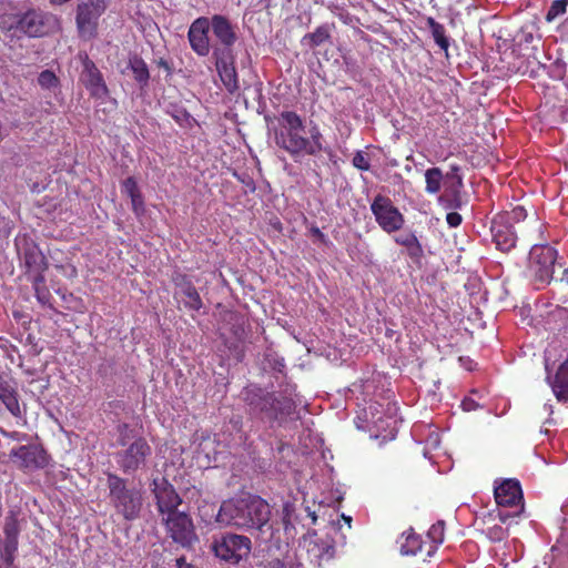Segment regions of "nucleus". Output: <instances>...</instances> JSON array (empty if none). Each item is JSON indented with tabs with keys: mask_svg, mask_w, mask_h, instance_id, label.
I'll return each instance as SVG.
<instances>
[{
	"mask_svg": "<svg viewBox=\"0 0 568 568\" xmlns=\"http://www.w3.org/2000/svg\"><path fill=\"white\" fill-rule=\"evenodd\" d=\"M559 30L562 36H566L568 38V17L562 21V23L559 27Z\"/></svg>",
	"mask_w": 568,
	"mask_h": 568,
	"instance_id": "nucleus-49",
	"label": "nucleus"
},
{
	"mask_svg": "<svg viewBox=\"0 0 568 568\" xmlns=\"http://www.w3.org/2000/svg\"><path fill=\"white\" fill-rule=\"evenodd\" d=\"M165 524L176 542L190 545L195 539L193 523L186 514L178 511L168 514Z\"/></svg>",
	"mask_w": 568,
	"mask_h": 568,
	"instance_id": "nucleus-13",
	"label": "nucleus"
},
{
	"mask_svg": "<svg viewBox=\"0 0 568 568\" xmlns=\"http://www.w3.org/2000/svg\"><path fill=\"white\" fill-rule=\"evenodd\" d=\"M387 419H386V427L389 428V434L392 436V438L395 437V434L397 432V418L395 416V413H396V407L395 405H393L392 407L389 406L388 409H387Z\"/></svg>",
	"mask_w": 568,
	"mask_h": 568,
	"instance_id": "nucleus-40",
	"label": "nucleus"
},
{
	"mask_svg": "<svg viewBox=\"0 0 568 568\" xmlns=\"http://www.w3.org/2000/svg\"><path fill=\"white\" fill-rule=\"evenodd\" d=\"M209 29L210 21L207 18H197L189 29L190 45L201 57H205L210 52Z\"/></svg>",
	"mask_w": 568,
	"mask_h": 568,
	"instance_id": "nucleus-17",
	"label": "nucleus"
},
{
	"mask_svg": "<svg viewBox=\"0 0 568 568\" xmlns=\"http://www.w3.org/2000/svg\"><path fill=\"white\" fill-rule=\"evenodd\" d=\"M420 548L418 536L408 534L405 542L400 545V552L403 555H415Z\"/></svg>",
	"mask_w": 568,
	"mask_h": 568,
	"instance_id": "nucleus-34",
	"label": "nucleus"
},
{
	"mask_svg": "<svg viewBox=\"0 0 568 568\" xmlns=\"http://www.w3.org/2000/svg\"><path fill=\"white\" fill-rule=\"evenodd\" d=\"M444 531H445V524L442 520L437 521L429 528V530L427 532V537L434 544V546L432 547V550L428 551L429 556L432 555V552H434L437 549V547L440 544H443Z\"/></svg>",
	"mask_w": 568,
	"mask_h": 568,
	"instance_id": "nucleus-31",
	"label": "nucleus"
},
{
	"mask_svg": "<svg viewBox=\"0 0 568 568\" xmlns=\"http://www.w3.org/2000/svg\"><path fill=\"white\" fill-rule=\"evenodd\" d=\"M176 568H194L192 565L187 564L183 557L176 559Z\"/></svg>",
	"mask_w": 568,
	"mask_h": 568,
	"instance_id": "nucleus-48",
	"label": "nucleus"
},
{
	"mask_svg": "<svg viewBox=\"0 0 568 568\" xmlns=\"http://www.w3.org/2000/svg\"><path fill=\"white\" fill-rule=\"evenodd\" d=\"M328 38V28L325 26H321L314 32L305 34L302 39V43L307 44L311 48H315L327 41Z\"/></svg>",
	"mask_w": 568,
	"mask_h": 568,
	"instance_id": "nucleus-28",
	"label": "nucleus"
},
{
	"mask_svg": "<svg viewBox=\"0 0 568 568\" xmlns=\"http://www.w3.org/2000/svg\"><path fill=\"white\" fill-rule=\"evenodd\" d=\"M353 165L362 171L369 170V162L363 152H357L353 158Z\"/></svg>",
	"mask_w": 568,
	"mask_h": 568,
	"instance_id": "nucleus-42",
	"label": "nucleus"
},
{
	"mask_svg": "<svg viewBox=\"0 0 568 568\" xmlns=\"http://www.w3.org/2000/svg\"><path fill=\"white\" fill-rule=\"evenodd\" d=\"M84 84L87 89L90 91L91 95L104 100L109 95V90L104 83L102 74L94 65L92 61L87 60L84 62Z\"/></svg>",
	"mask_w": 568,
	"mask_h": 568,
	"instance_id": "nucleus-18",
	"label": "nucleus"
},
{
	"mask_svg": "<svg viewBox=\"0 0 568 568\" xmlns=\"http://www.w3.org/2000/svg\"><path fill=\"white\" fill-rule=\"evenodd\" d=\"M557 261V251L550 245H535L529 253V273L535 282L547 285L551 282Z\"/></svg>",
	"mask_w": 568,
	"mask_h": 568,
	"instance_id": "nucleus-4",
	"label": "nucleus"
},
{
	"mask_svg": "<svg viewBox=\"0 0 568 568\" xmlns=\"http://www.w3.org/2000/svg\"><path fill=\"white\" fill-rule=\"evenodd\" d=\"M122 192L129 197L141 193L134 178H128L122 182Z\"/></svg>",
	"mask_w": 568,
	"mask_h": 568,
	"instance_id": "nucleus-38",
	"label": "nucleus"
},
{
	"mask_svg": "<svg viewBox=\"0 0 568 568\" xmlns=\"http://www.w3.org/2000/svg\"><path fill=\"white\" fill-rule=\"evenodd\" d=\"M184 296V305L193 311H199L202 307L201 297L196 288L192 285H187L182 290Z\"/></svg>",
	"mask_w": 568,
	"mask_h": 568,
	"instance_id": "nucleus-30",
	"label": "nucleus"
},
{
	"mask_svg": "<svg viewBox=\"0 0 568 568\" xmlns=\"http://www.w3.org/2000/svg\"><path fill=\"white\" fill-rule=\"evenodd\" d=\"M381 407L382 405L378 403H371L368 407L364 408L365 420L372 423L377 429L384 428V418Z\"/></svg>",
	"mask_w": 568,
	"mask_h": 568,
	"instance_id": "nucleus-29",
	"label": "nucleus"
},
{
	"mask_svg": "<svg viewBox=\"0 0 568 568\" xmlns=\"http://www.w3.org/2000/svg\"><path fill=\"white\" fill-rule=\"evenodd\" d=\"M446 221L450 227H457L462 223V216L457 212H450L447 214Z\"/></svg>",
	"mask_w": 568,
	"mask_h": 568,
	"instance_id": "nucleus-44",
	"label": "nucleus"
},
{
	"mask_svg": "<svg viewBox=\"0 0 568 568\" xmlns=\"http://www.w3.org/2000/svg\"><path fill=\"white\" fill-rule=\"evenodd\" d=\"M560 282L568 285V270H565L562 276L560 277Z\"/></svg>",
	"mask_w": 568,
	"mask_h": 568,
	"instance_id": "nucleus-52",
	"label": "nucleus"
},
{
	"mask_svg": "<svg viewBox=\"0 0 568 568\" xmlns=\"http://www.w3.org/2000/svg\"><path fill=\"white\" fill-rule=\"evenodd\" d=\"M395 242L406 247L408 254L413 257H418L423 253L422 246L413 233L399 234L395 237Z\"/></svg>",
	"mask_w": 568,
	"mask_h": 568,
	"instance_id": "nucleus-24",
	"label": "nucleus"
},
{
	"mask_svg": "<svg viewBox=\"0 0 568 568\" xmlns=\"http://www.w3.org/2000/svg\"><path fill=\"white\" fill-rule=\"evenodd\" d=\"M130 199H131L132 210H133L134 214L136 216H141L145 211L144 200H143L142 194L141 193L135 194V196H132Z\"/></svg>",
	"mask_w": 568,
	"mask_h": 568,
	"instance_id": "nucleus-41",
	"label": "nucleus"
},
{
	"mask_svg": "<svg viewBox=\"0 0 568 568\" xmlns=\"http://www.w3.org/2000/svg\"><path fill=\"white\" fill-rule=\"evenodd\" d=\"M105 10L104 0H85L79 3L77 27L79 34L91 39L97 33L98 20Z\"/></svg>",
	"mask_w": 568,
	"mask_h": 568,
	"instance_id": "nucleus-9",
	"label": "nucleus"
},
{
	"mask_svg": "<svg viewBox=\"0 0 568 568\" xmlns=\"http://www.w3.org/2000/svg\"><path fill=\"white\" fill-rule=\"evenodd\" d=\"M216 70L223 84L230 92L237 90V73L230 57L217 58Z\"/></svg>",
	"mask_w": 568,
	"mask_h": 568,
	"instance_id": "nucleus-20",
	"label": "nucleus"
},
{
	"mask_svg": "<svg viewBox=\"0 0 568 568\" xmlns=\"http://www.w3.org/2000/svg\"><path fill=\"white\" fill-rule=\"evenodd\" d=\"M152 485L160 513L171 514L175 511V508L181 504V499L173 486L164 477L154 478Z\"/></svg>",
	"mask_w": 568,
	"mask_h": 568,
	"instance_id": "nucleus-15",
	"label": "nucleus"
},
{
	"mask_svg": "<svg viewBox=\"0 0 568 568\" xmlns=\"http://www.w3.org/2000/svg\"><path fill=\"white\" fill-rule=\"evenodd\" d=\"M9 222L6 219L0 217V232L9 233Z\"/></svg>",
	"mask_w": 568,
	"mask_h": 568,
	"instance_id": "nucleus-47",
	"label": "nucleus"
},
{
	"mask_svg": "<svg viewBox=\"0 0 568 568\" xmlns=\"http://www.w3.org/2000/svg\"><path fill=\"white\" fill-rule=\"evenodd\" d=\"M568 12V0H554L546 13V21L552 22Z\"/></svg>",
	"mask_w": 568,
	"mask_h": 568,
	"instance_id": "nucleus-32",
	"label": "nucleus"
},
{
	"mask_svg": "<svg viewBox=\"0 0 568 568\" xmlns=\"http://www.w3.org/2000/svg\"><path fill=\"white\" fill-rule=\"evenodd\" d=\"M0 400L7 409L16 417H20L22 412L20 408L16 387L11 382L0 378Z\"/></svg>",
	"mask_w": 568,
	"mask_h": 568,
	"instance_id": "nucleus-21",
	"label": "nucleus"
},
{
	"mask_svg": "<svg viewBox=\"0 0 568 568\" xmlns=\"http://www.w3.org/2000/svg\"><path fill=\"white\" fill-rule=\"evenodd\" d=\"M308 515H310V517L312 518L313 524H315V523H316V519H317V517H316V515H315V511H311V510L308 509Z\"/></svg>",
	"mask_w": 568,
	"mask_h": 568,
	"instance_id": "nucleus-53",
	"label": "nucleus"
},
{
	"mask_svg": "<svg viewBox=\"0 0 568 568\" xmlns=\"http://www.w3.org/2000/svg\"><path fill=\"white\" fill-rule=\"evenodd\" d=\"M30 272L40 273L43 268L44 257L36 245L27 247L21 257Z\"/></svg>",
	"mask_w": 568,
	"mask_h": 568,
	"instance_id": "nucleus-23",
	"label": "nucleus"
},
{
	"mask_svg": "<svg viewBox=\"0 0 568 568\" xmlns=\"http://www.w3.org/2000/svg\"><path fill=\"white\" fill-rule=\"evenodd\" d=\"M310 560L318 566L331 560L335 555L333 538L328 535H320L317 531H308L302 540Z\"/></svg>",
	"mask_w": 568,
	"mask_h": 568,
	"instance_id": "nucleus-10",
	"label": "nucleus"
},
{
	"mask_svg": "<svg viewBox=\"0 0 568 568\" xmlns=\"http://www.w3.org/2000/svg\"><path fill=\"white\" fill-rule=\"evenodd\" d=\"M267 568H302V565L292 557L285 559H273L268 562Z\"/></svg>",
	"mask_w": 568,
	"mask_h": 568,
	"instance_id": "nucleus-36",
	"label": "nucleus"
},
{
	"mask_svg": "<svg viewBox=\"0 0 568 568\" xmlns=\"http://www.w3.org/2000/svg\"><path fill=\"white\" fill-rule=\"evenodd\" d=\"M275 143L291 155H317L325 151L320 128L312 123L306 129L302 118L292 111H284L278 118Z\"/></svg>",
	"mask_w": 568,
	"mask_h": 568,
	"instance_id": "nucleus-1",
	"label": "nucleus"
},
{
	"mask_svg": "<svg viewBox=\"0 0 568 568\" xmlns=\"http://www.w3.org/2000/svg\"><path fill=\"white\" fill-rule=\"evenodd\" d=\"M443 173L438 168H432L425 172V191L429 194H436L442 187Z\"/></svg>",
	"mask_w": 568,
	"mask_h": 568,
	"instance_id": "nucleus-26",
	"label": "nucleus"
},
{
	"mask_svg": "<svg viewBox=\"0 0 568 568\" xmlns=\"http://www.w3.org/2000/svg\"><path fill=\"white\" fill-rule=\"evenodd\" d=\"M40 282H43V276L41 274H38L36 277H34V281H33V284H34V291H36V296L38 298V301L41 303V304H48L49 303V298H50V293L45 290V288H40L39 287V283Z\"/></svg>",
	"mask_w": 568,
	"mask_h": 568,
	"instance_id": "nucleus-37",
	"label": "nucleus"
},
{
	"mask_svg": "<svg viewBox=\"0 0 568 568\" xmlns=\"http://www.w3.org/2000/svg\"><path fill=\"white\" fill-rule=\"evenodd\" d=\"M57 26L58 20L54 16L31 10L19 19L17 29L29 37H43Z\"/></svg>",
	"mask_w": 568,
	"mask_h": 568,
	"instance_id": "nucleus-12",
	"label": "nucleus"
},
{
	"mask_svg": "<svg viewBox=\"0 0 568 568\" xmlns=\"http://www.w3.org/2000/svg\"><path fill=\"white\" fill-rule=\"evenodd\" d=\"M6 548L8 550H16L17 549V541H16V539L14 538H9Z\"/></svg>",
	"mask_w": 568,
	"mask_h": 568,
	"instance_id": "nucleus-50",
	"label": "nucleus"
},
{
	"mask_svg": "<svg viewBox=\"0 0 568 568\" xmlns=\"http://www.w3.org/2000/svg\"><path fill=\"white\" fill-rule=\"evenodd\" d=\"M9 457L18 468L27 471L44 468L49 463L47 452L38 444L13 447Z\"/></svg>",
	"mask_w": 568,
	"mask_h": 568,
	"instance_id": "nucleus-8",
	"label": "nucleus"
},
{
	"mask_svg": "<svg viewBox=\"0 0 568 568\" xmlns=\"http://www.w3.org/2000/svg\"><path fill=\"white\" fill-rule=\"evenodd\" d=\"M494 493L499 506L523 509V491L518 480L505 479L495 487Z\"/></svg>",
	"mask_w": 568,
	"mask_h": 568,
	"instance_id": "nucleus-16",
	"label": "nucleus"
},
{
	"mask_svg": "<svg viewBox=\"0 0 568 568\" xmlns=\"http://www.w3.org/2000/svg\"><path fill=\"white\" fill-rule=\"evenodd\" d=\"M210 27L215 38L225 47H231L236 41V34L231 22L223 16L212 17Z\"/></svg>",
	"mask_w": 568,
	"mask_h": 568,
	"instance_id": "nucleus-19",
	"label": "nucleus"
},
{
	"mask_svg": "<svg viewBox=\"0 0 568 568\" xmlns=\"http://www.w3.org/2000/svg\"><path fill=\"white\" fill-rule=\"evenodd\" d=\"M119 444L125 447L116 454V462L124 473H132L145 464L151 455V447L142 437L131 436L128 425H119Z\"/></svg>",
	"mask_w": 568,
	"mask_h": 568,
	"instance_id": "nucleus-3",
	"label": "nucleus"
},
{
	"mask_svg": "<svg viewBox=\"0 0 568 568\" xmlns=\"http://www.w3.org/2000/svg\"><path fill=\"white\" fill-rule=\"evenodd\" d=\"M507 529L501 525H494L491 527H488L486 530V536L491 541H501L507 537Z\"/></svg>",
	"mask_w": 568,
	"mask_h": 568,
	"instance_id": "nucleus-35",
	"label": "nucleus"
},
{
	"mask_svg": "<svg viewBox=\"0 0 568 568\" xmlns=\"http://www.w3.org/2000/svg\"><path fill=\"white\" fill-rule=\"evenodd\" d=\"M511 214H513V219H520L521 216L525 215V210L521 206H517L516 209H514ZM510 220H511V217L509 216V221Z\"/></svg>",
	"mask_w": 568,
	"mask_h": 568,
	"instance_id": "nucleus-46",
	"label": "nucleus"
},
{
	"mask_svg": "<svg viewBox=\"0 0 568 568\" xmlns=\"http://www.w3.org/2000/svg\"><path fill=\"white\" fill-rule=\"evenodd\" d=\"M343 518L345 519V521H347L348 525H351V520H352L351 517H346L343 515Z\"/></svg>",
	"mask_w": 568,
	"mask_h": 568,
	"instance_id": "nucleus-54",
	"label": "nucleus"
},
{
	"mask_svg": "<svg viewBox=\"0 0 568 568\" xmlns=\"http://www.w3.org/2000/svg\"><path fill=\"white\" fill-rule=\"evenodd\" d=\"M552 392L558 400H568V356L559 366L554 381L550 383Z\"/></svg>",
	"mask_w": 568,
	"mask_h": 568,
	"instance_id": "nucleus-22",
	"label": "nucleus"
},
{
	"mask_svg": "<svg viewBox=\"0 0 568 568\" xmlns=\"http://www.w3.org/2000/svg\"><path fill=\"white\" fill-rule=\"evenodd\" d=\"M129 68L133 73L134 79L141 83L146 84L150 74L146 63L139 57L134 55L129 60Z\"/></svg>",
	"mask_w": 568,
	"mask_h": 568,
	"instance_id": "nucleus-25",
	"label": "nucleus"
},
{
	"mask_svg": "<svg viewBox=\"0 0 568 568\" xmlns=\"http://www.w3.org/2000/svg\"><path fill=\"white\" fill-rule=\"evenodd\" d=\"M567 270H568V267H567Z\"/></svg>",
	"mask_w": 568,
	"mask_h": 568,
	"instance_id": "nucleus-56",
	"label": "nucleus"
},
{
	"mask_svg": "<svg viewBox=\"0 0 568 568\" xmlns=\"http://www.w3.org/2000/svg\"><path fill=\"white\" fill-rule=\"evenodd\" d=\"M38 83L44 90H53L59 87V79L52 71L44 70L39 74Z\"/></svg>",
	"mask_w": 568,
	"mask_h": 568,
	"instance_id": "nucleus-33",
	"label": "nucleus"
},
{
	"mask_svg": "<svg viewBox=\"0 0 568 568\" xmlns=\"http://www.w3.org/2000/svg\"><path fill=\"white\" fill-rule=\"evenodd\" d=\"M268 504L257 496L246 495L223 501L216 521L223 526L261 529L270 519Z\"/></svg>",
	"mask_w": 568,
	"mask_h": 568,
	"instance_id": "nucleus-2",
	"label": "nucleus"
},
{
	"mask_svg": "<svg viewBox=\"0 0 568 568\" xmlns=\"http://www.w3.org/2000/svg\"><path fill=\"white\" fill-rule=\"evenodd\" d=\"M213 549L219 558L225 561L239 562L248 556L251 540L242 535L226 534L214 541Z\"/></svg>",
	"mask_w": 568,
	"mask_h": 568,
	"instance_id": "nucleus-7",
	"label": "nucleus"
},
{
	"mask_svg": "<svg viewBox=\"0 0 568 568\" xmlns=\"http://www.w3.org/2000/svg\"><path fill=\"white\" fill-rule=\"evenodd\" d=\"M108 481L111 500L116 510L128 520L136 518L141 508L139 491L126 489L123 479L118 476H110Z\"/></svg>",
	"mask_w": 568,
	"mask_h": 568,
	"instance_id": "nucleus-5",
	"label": "nucleus"
},
{
	"mask_svg": "<svg viewBox=\"0 0 568 568\" xmlns=\"http://www.w3.org/2000/svg\"><path fill=\"white\" fill-rule=\"evenodd\" d=\"M371 210L378 225L387 233L399 230L404 224L402 213L386 196L377 195L371 204Z\"/></svg>",
	"mask_w": 568,
	"mask_h": 568,
	"instance_id": "nucleus-11",
	"label": "nucleus"
},
{
	"mask_svg": "<svg viewBox=\"0 0 568 568\" xmlns=\"http://www.w3.org/2000/svg\"><path fill=\"white\" fill-rule=\"evenodd\" d=\"M428 443H430L433 446H437L439 444L438 436L437 435H430L428 438Z\"/></svg>",
	"mask_w": 568,
	"mask_h": 568,
	"instance_id": "nucleus-51",
	"label": "nucleus"
},
{
	"mask_svg": "<svg viewBox=\"0 0 568 568\" xmlns=\"http://www.w3.org/2000/svg\"><path fill=\"white\" fill-rule=\"evenodd\" d=\"M213 444L214 440L207 437L204 438L199 445V453H203L205 455V457L207 458V464H210L211 462H216V453H214L213 456L211 455V448L213 447Z\"/></svg>",
	"mask_w": 568,
	"mask_h": 568,
	"instance_id": "nucleus-39",
	"label": "nucleus"
},
{
	"mask_svg": "<svg viewBox=\"0 0 568 568\" xmlns=\"http://www.w3.org/2000/svg\"><path fill=\"white\" fill-rule=\"evenodd\" d=\"M427 22H428V26H429L430 31H432V36H433L436 44L442 50L447 52L448 47H449V41H448V38L445 34L444 26L438 23L437 21H435L433 18H429Z\"/></svg>",
	"mask_w": 568,
	"mask_h": 568,
	"instance_id": "nucleus-27",
	"label": "nucleus"
},
{
	"mask_svg": "<svg viewBox=\"0 0 568 568\" xmlns=\"http://www.w3.org/2000/svg\"><path fill=\"white\" fill-rule=\"evenodd\" d=\"M491 235L496 247L501 252L510 251L517 241L516 232L509 223V215H498L491 223Z\"/></svg>",
	"mask_w": 568,
	"mask_h": 568,
	"instance_id": "nucleus-14",
	"label": "nucleus"
},
{
	"mask_svg": "<svg viewBox=\"0 0 568 568\" xmlns=\"http://www.w3.org/2000/svg\"><path fill=\"white\" fill-rule=\"evenodd\" d=\"M2 435L12 439V440H24L27 439V434H22V433H18V432H11V433H8V432H2Z\"/></svg>",
	"mask_w": 568,
	"mask_h": 568,
	"instance_id": "nucleus-45",
	"label": "nucleus"
},
{
	"mask_svg": "<svg viewBox=\"0 0 568 568\" xmlns=\"http://www.w3.org/2000/svg\"><path fill=\"white\" fill-rule=\"evenodd\" d=\"M508 516H509L508 514H505V515H504V514H500V517H501V519H503V520H504L506 517H508Z\"/></svg>",
	"mask_w": 568,
	"mask_h": 568,
	"instance_id": "nucleus-55",
	"label": "nucleus"
},
{
	"mask_svg": "<svg viewBox=\"0 0 568 568\" xmlns=\"http://www.w3.org/2000/svg\"><path fill=\"white\" fill-rule=\"evenodd\" d=\"M480 407L479 403H477L474 398L471 397H466L463 402H462V408L463 410L465 412H473V410H476Z\"/></svg>",
	"mask_w": 568,
	"mask_h": 568,
	"instance_id": "nucleus-43",
	"label": "nucleus"
},
{
	"mask_svg": "<svg viewBox=\"0 0 568 568\" xmlns=\"http://www.w3.org/2000/svg\"><path fill=\"white\" fill-rule=\"evenodd\" d=\"M245 400L254 409L265 414L268 419H280L283 414H288L292 409L291 400L280 402L273 395L265 393L258 387H250L245 390Z\"/></svg>",
	"mask_w": 568,
	"mask_h": 568,
	"instance_id": "nucleus-6",
	"label": "nucleus"
}]
</instances>
